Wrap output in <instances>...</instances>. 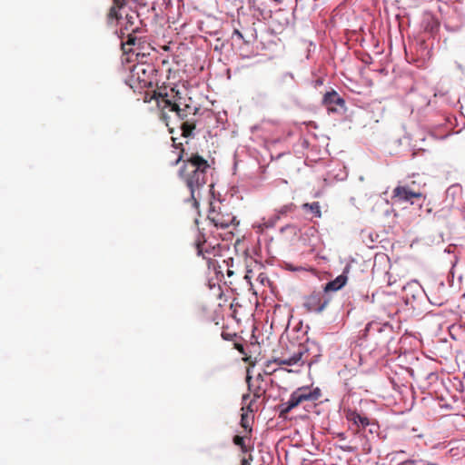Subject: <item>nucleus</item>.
Returning a JSON list of instances; mask_svg holds the SVG:
<instances>
[{
	"label": "nucleus",
	"instance_id": "obj_1",
	"mask_svg": "<svg viewBox=\"0 0 465 465\" xmlns=\"http://www.w3.org/2000/svg\"><path fill=\"white\" fill-rule=\"evenodd\" d=\"M175 146L177 148L180 147V152L173 165H177L181 162L183 163L178 174L190 191L193 206L197 207V196L207 183L210 164L207 160L197 153L190 154L185 153V150L182 147V143Z\"/></svg>",
	"mask_w": 465,
	"mask_h": 465
},
{
	"label": "nucleus",
	"instance_id": "obj_2",
	"mask_svg": "<svg viewBox=\"0 0 465 465\" xmlns=\"http://www.w3.org/2000/svg\"><path fill=\"white\" fill-rule=\"evenodd\" d=\"M306 353L307 351L302 344L296 345L292 343L281 351L279 354L275 352L272 360L267 361V368H270L273 363L287 366H302L305 363L303 357Z\"/></svg>",
	"mask_w": 465,
	"mask_h": 465
},
{
	"label": "nucleus",
	"instance_id": "obj_3",
	"mask_svg": "<svg viewBox=\"0 0 465 465\" xmlns=\"http://www.w3.org/2000/svg\"><path fill=\"white\" fill-rule=\"evenodd\" d=\"M156 70L151 64H139L133 66L128 79L132 88H152L154 84Z\"/></svg>",
	"mask_w": 465,
	"mask_h": 465
},
{
	"label": "nucleus",
	"instance_id": "obj_4",
	"mask_svg": "<svg viewBox=\"0 0 465 465\" xmlns=\"http://www.w3.org/2000/svg\"><path fill=\"white\" fill-rule=\"evenodd\" d=\"M180 99L181 97L179 96L175 101H171L167 98V94L163 95L162 94H159L157 104L163 111L164 109H168L170 112H174L178 118L184 122L187 120L189 115H195L198 109L189 104H184L182 107V104L179 102Z\"/></svg>",
	"mask_w": 465,
	"mask_h": 465
},
{
	"label": "nucleus",
	"instance_id": "obj_5",
	"mask_svg": "<svg viewBox=\"0 0 465 465\" xmlns=\"http://www.w3.org/2000/svg\"><path fill=\"white\" fill-rule=\"evenodd\" d=\"M331 297L322 292H312L305 297L303 307L309 312L322 313L330 304Z\"/></svg>",
	"mask_w": 465,
	"mask_h": 465
},
{
	"label": "nucleus",
	"instance_id": "obj_6",
	"mask_svg": "<svg viewBox=\"0 0 465 465\" xmlns=\"http://www.w3.org/2000/svg\"><path fill=\"white\" fill-rule=\"evenodd\" d=\"M320 397L321 391L319 388L300 387L291 394L287 403L291 410H292L304 401H314Z\"/></svg>",
	"mask_w": 465,
	"mask_h": 465
},
{
	"label": "nucleus",
	"instance_id": "obj_7",
	"mask_svg": "<svg viewBox=\"0 0 465 465\" xmlns=\"http://www.w3.org/2000/svg\"><path fill=\"white\" fill-rule=\"evenodd\" d=\"M208 220L217 228L225 229L232 225L235 222V216L221 207L215 209L212 207L207 215Z\"/></svg>",
	"mask_w": 465,
	"mask_h": 465
},
{
	"label": "nucleus",
	"instance_id": "obj_8",
	"mask_svg": "<svg viewBox=\"0 0 465 465\" xmlns=\"http://www.w3.org/2000/svg\"><path fill=\"white\" fill-rule=\"evenodd\" d=\"M322 104L331 113H339L345 110L344 99L334 90L327 92L323 95Z\"/></svg>",
	"mask_w": 465,
	"mask_h": 465
},
{
	"label": "nucleus",
	"instance_id": "obj_9",
	"mask_svg": "<svg viewBox=\"0 0 465 465\" xmlns=\"http://www.w3.org/2000/svg\"><path fill=\"white\" fill-rule=\"evenodd\" d=\"M422 197V193L420 191H415L410 188V186L399 185L394 188L392 192V198L396 199L398 202H410L413 198L420 199Z\"/></svg>",
	"mask_w": 465,
	"mask_h": 465
},
{
	"label": "nucleus",
	"instance_id": "obj_10",
	"mask_svg": "<svg viewBox=\"0 0 465 465\" xmlns=\"http://www.w3.org/2000/svg\"><path fill=\"white\" fill-rule=\"evenodd\" d=\"M344 412L346 419L358 426L361 425L365 428L370 424L369 419L366 416H361L356 411L348 409L345 410Z\"/></svg>",
	"mask_w": 465,
	"mask_h": 465
},
{
	"label": "nucleus",
	"instance_id": "obj_11",
	"mask_svg": "<svg viewBox=\"0 0 465 465\" xmlns=\"http://www.w3.org/2000/svg\"><path fill=\"white\" fill-rule=\"evenodd\" d=\"M348 277L342 273L334 280L327 282L323 287V292L327 294L329 292H336L341 290L347 282Z\"/></svg>",
	"mask_w": 465,
	"mask_h": 465
},
{
	"label": "nucleus",
	"instance_id": "obj_12",
	"mask_svg": "<svg viewBox=\"0 0 465 465\" xmlns=\"http://www.w3.org/2000/svg\"><path fill=\"white\" fill-rule=\"evenodd\" d=\"M127 1L128 0H113L114 5L107 15L108 23H113L114 20L120 18L118 10L123 8L127 4Z\"/></svg>",
	"mask_w": 465,
	"mask_h": 465
},
{
	"label": "nucleus",
	"instance_id": "obj_13",
	"mask_svg": "<svg viewBox=\"0 0 465 465\" xmlns=\"http://www.w3.org/2000/svg\"><path fill=\"white\" fill-rule=\"evenodd\" d=\"M206 244V240L204 235L198 232L197 238L195 239L194 245L197 251L198 255H202L203 258H206L205 253L208 252V250L204 247Z\"/></svg>",
	"mask_w": 465,
	"mask_h": 465
},
{
	"label": "nucleus",
	"instance_id": "obj_14",
	"mask_svg": "<svg viewBox=\"0 0 465 465\" xmlns=\"http://www.w3.org/2000/svg\"><path fill=\"white\" fill-rule=\"evenodd\" d=\"M195 121L186 120L183 122L181 125L182 135L183 137H190L193 134V132L195 129Z\"/></svg>",
	"mask_w": 465,
	"mask_h": 465
},
{
	"label": "nucleus",
	"instance_id": "obj_15",
	"mask_svg": "<svg viewBox=\"0 0 465 465\" xmlns=\"http://www.w3.org/2000/svg\"><path fill=\"white\" fill-rule=\"evenodd\" d=\"M302 209L305 210V211H310L317 218L322 217L321 206H320V203L318 202H313L312 203H303L302 204Z\"/></svg>",
	"mask_w": 465,
	"mask_h": 465
},
{
	"label": "nucleus",
	"instance_id": "obj_16",
	"mask_svg": "<svg viewBox=\"0 0 465 465\" xmlns=\"http://www.w3.org/2000/svg\"><path fill=\"white\" fill-rule=\"evenodd\" d=\"M294 209L295 205L293 203H289L281 206L279 209L275 210L274 220H279L282 215H286L287 213L293 212Z\"/></svg>",
	"mask_w": 465,
	"mask_h": 465
},
{
	"label": "nucleus",
	"instance_id": "obj_17",
	"mask_svg": "<svg viewBox=\"0 0 465 465\" xmlns=\"http://www.w3.org/2000/svg\"><path fill=\"white\" fill-rule=\"evenodd\" d=\"M137 18L136 15H126L125 20L126 24L124 26L125 31H131L132 33H136L138 28H134L133 25L134 24V20Z\"/></svg>",
	"mask_w": 465,
	"mask_h": 465
},
{
	"label": "nucleus",
	"instance_id": "obj_18",
	"mask_svg": "<svg viewBox=\"0 0 465 465\" xmlns=\"http://www.w3.org/2000/svg\"><path fill=\"white\" fill-rule=\"evenodd\" d=\"M232 442L236 445V446H239L242 450V451L243 453H246L248 451V448L244 442V437L242 436H239V435H235L232 439Z\"/></svg>",
	"mask_w": 465,
	"mask_h": 465
},
{
	"label": "nucleus",
	"instance_id": "obj_19",
	"mask_svg": "<svg viewBox=\"0 0 465 465\" xmlns=\"http://www.w3.org/2000/svg\"><path fill=\"white\" fill-rule=\"evenodd\" d=\"M279 409V417L282 419H286L288 413L292 411L289 407V404L286 402H282L278 406Z\"/></svg>",
	"mask_w": 465,
	"mask_h": 465
},
{
	"label": "nucleus",
	"instance_id": "obj_20",
	"mask_svg": "<svg viewBox=\"0 0 465 465\" xmlns=\"http://www.w3.org/2000/svg\"><path fill=\"white\" fill-rule=\"evenodd\" d=\"M241 425H242V428H244L249 432L252 431V428H251V425L249 423V420H248V418H247L246 414H242Z\"/></svg>",
	"mask_w": 465,
	"mask_h": 465
},
{
	"label": "nucleus",
	"instance_id": "obj_21",
	"mask_svg": "<svg viewBox=\"0 0 465 465\" xmlns=\"http://www.w3.org/2000/svg\"><path fill=\"white\" fill-rule=\"evenodd\" d=\"M137 38L136 36L134 35V33H130L127 36V40H126V45H135V42H136Z\"/></svg>",
	"mask_w": 465,
	"mask_h": 465
},
{
	"label": "nucleus",
	"instance_id": "obj_22",
	"mask_svg": "<svg viewBox=\"0 0 465 465\" xmlns=\"http://www.w3.org/2000/svg\"><path fill=\"white\" fill-rule=\"evenodd\" d=\"M232 35H236L239 39L242 40L244 43H248L247 41L244 40V37H243L242 32L239 29L235 28L233 30Z\"/></svg>",
	"mask_w": 465,
	"mask_h": 465
},
{
	"label": "nucleus",
	"instance_id": "obj_23",
	"mask_svg": "<svg viewBox=\"0 0 465 465\" xmlns=\"http://www.w3.org/2000/svg\"><path fill=\"white\" fill-rule=\"evenodd\" d=\"M275 371H276V369H272V365L270 366V368H267V363L265 364V373L266 374H272Z\"/></svg>",
	"mask_w": 465,
	"mask_h": 465
},
{
	"label": "nucleus",
	"instance_id": "obj_24",
	"mask_svg": "<svg viewBox=\"0 0 465 465\" xmlns=\"http://www.w3.org/2000/svg\"><path fill=\"white\" fill-rule=\"evenodd\" d=\"M404 463H412V465H415V461L413 460H407ZM427 465H438L437 463L430 462Z\"/></svg>",
	"mask_w": 465,
	"mask_h": 465
},
{
	"label": "nucleus",
	"instance_id": "obj_25",
	"mask_svg": "<svg viewBox=\"0 0 465 465\" xmlns=\"http://www.w3.org/2000/svg\"><path fill=\"white\" fill-rule=\"evenodd\" d=\"M240 465H250V461L248 460H242Z\"/></svg>",
	"mask_w": 465,
	"mask_h": 465
},
{
	"label": "nucleus",
	"instance_id": "obj_26",
	"mask_svg": "<svg viewBox=\"0 0 465 465\" xmlns=\"http://www.w3.org/2000/svg\"><path fill=\"white\" fill-rule=\"evenodd\" d=\"M242 460H248L250 461V463L252 462V455H249L248 458H242Z\"/></svg>",
	"mask_w": 465,
	"mask_h": 465
},
{
	"label": "nucleus",
	"instance_id": "obj_27",
	"mask_svg": "<svg viewBox=\"0 0 465 465\" xmlns=\"http://www.w3.org/2000/svg\"><path fill=\"white\" fill-rule=\"evenodd\" d=\"M316 83H317V84H322V81L321 79H318V80L316 81Z\"/></svg>",
	"mask_w": 465,
	"mask_h": 465
},
{
	"label": "nucleus",
	"instance_id": "obj_28",
	"mask_svg": "<svg viewBox=\"0 0 465 465\" xmlns=\"http://www.w3.org/2000/svg\"><path fill=\"white\" fill-rule=\"evenodd\" d=\"M401 465H412V463H401Z\"/></svg>",
	"mask_w": 465,
	"mask_h": 465
},
{
	"label": "nucleus",
	"instance_id": "obj_29",
	"mask_svg": "<svg viewBox=\"0 0 465 465\" xmlns=\"http://www.w3.org/2000/svg\"><path fill=\"white\" fill-rule=\"evenodd\" d=\"M232 272L231 271H228V275L230 276Z\"/></svg>",
	"mask_w": 465,
	"mask_h": 465
}]
</instances>
